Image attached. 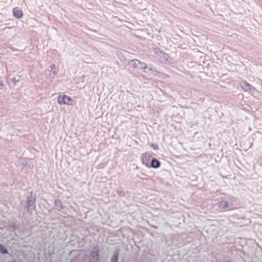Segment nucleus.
I'll return each mask as SVG.
<instances>
[{
	"label": "nucleus",
	"mask_w": 262,
	"mask_h": 262,
	"mask_svg": "<svg viewBox=\"0 0 262 262\" xmlns=\"http://www.w3.org/2000/svg\"><path fill=\"white\" fill-rule=\"evenodd\" d=\"M229 206L228 203L226 201H221L219 203V207L223 209H225Z\"/></svg>",
	"instance_id": "8"
},
{
	"label": "nucleus",
	"mask_w": 262,
	"mask_h": 262,
	"mask_svg": "<svg viewBox=\"0 0 262 262\" xmlns=\"http://www.w3.org/2000/svg\"><path fill=\"white\" fill-rule=\"evenodd\" d=\"M13 16L16 18H20L23 15L22 10L18 7H15L13 9Z\"/></svg>",
	"instance_id": "3"
},
{
	"label": "nucleus",
	"mask_w": 262,
	"mask_h": 262,
	"mask_svg": "<svg viewBox=\"0 0 262 262\" xmlns=\"http://www.w3.org/2000/svg\"><path fill=\"white\" fill-rule=\"evenodd\" d=\"M241 87L245 91H249L251 90V85L246 81L241 83Z\"/></svg>",
	"instance_id": "6"
},
{
	"label": "nucleus",
	"mask_w": 262,
	"mask_h": 262,
	"mask_svg": "<svg viewBox=\"0 0 262 262\" xmlns=\"http://www.w3.org/2000/svg\"><path fill=\"white\" fill-rule=\"evenodd\" d=\"M151 157V155L148 152H145L143 154H142L141 156V158L142 160V161L143 163L147 162H148V161L149 159Z\"/></svg>",
	"instance_id": "7"
},
{
	"label": "nucleus",
	"mask_w": 262,
	"mask_h": 262,
	"mask_svg": "<svg viewBox=\"0 0 262 262\" xmlns=\"http://www.w3.org/2000/svg\"><path fill=\"white\" fill-rule=\"evenodd\" d=\"M3 85V82L2 81H0V88H2Z\"/></svg>",
	"instance_id": "12"
},
{
	"label": "nucleus",
	"mask_w": 262,
	"mask_h": 262,
	"mask_svg": "<svg viewBox=\"0 0 262 262\" xmlns=\"http://www.w3.org/2000/svg\"><path fill=\"white\" fill-rule=\"evenodd\" d=\"M118 255L117 254H115L112 259L111 262H117Z\"/></svg>",
	"instance_id": "10"
},
{
	"label": "nucleus",
	"mask_w": 262,
	"mask_h": 262,
	"mask_svg": "<svg viewBox=\"0 0 262 262\" xmlns=\"http://www.w3.org/2000/svg\"><path fill=\"white\" fill-rule=\"evenodd\" d=\"M0 252L2 253H7V250L6 249H5V248L1 244H0Z\"/></svg>",
	"instance_id": "9"
},
{
	"label": "nucleus",
	"mask_w": 262,
	"mask_h": 262,
	"mask_svg": "<svg viewBox=\"0 0 262 262\" xmlns=\"http://www.w3.org/2000/svg\"><path fill=\"white\" fill-rule=\"evenodd\" d=\"M57 102L60 104H66L68 105H72L73 104V100L70 97L66 95L58 96L57 98Z\"/></svg>",
	"instance_id": "1"
},
{
	"label": "nucleus",
	"mask_w": 262,
	"mask_h": 262,
	"mask_svg": "<svg viewBox=\"0 0 262 262\" xmlns=\"http://www.w3.org/2000/svg\"><path fill=\"white\" fill-rule=\"evenodd\" d=\"M132 61L134 63L133 66L135 68H141L145 69L147 67L145 63H142L137 59H134Z\"/></svg>",
	"instance_id": "4"
},
{
	"label": "nucleus",
	"mask_w": 262,
	"mask_h": 262,
	"mask_svg": "<svg viewBox=\"0 0 262 262\" xmlns=\"http://www.w3.org/2000/svg\"><path fill=\"white\" fill-rule=\"evenodd\" d=\"M99 249L98 248H95L91 253V258L90 260L92 262L97 261L98 259Z\"/></svg>",
	"instance_id": "2"
},
{
	"label": "nucleus",
	"mask_w": 262,
	"mask_h": 262,
	"mask_svg": "<svg viewBox=\"0 0 262 262\" xmlns=\"http://www.w3.org/2000/svg\"><path fill=\"white\" fill-rule=\"evenodd\" d=\"M161 165V163L158 160L154 159L151 162V167L154 168H158Z\"/></svg>",
	"instance_id": "5"
},
{
	"label": "nucleus",
	"mask_w": 262,
	"mask_h": 262,
	"mask_svg": "<svg viewBox=\"0 0 262 262\" xmlns=\"http://www.w3.org/2000/svg\"><path fill=\"white\" fill-rule=\"evenodd\" d=\"M14 262H15V261H14Z\"/></svg>",
	"instance_id": "13"
},
{
	"label": "nucleus",
	"mask_w": 262,
	"mask_h": 262,
	"mask_svg": "<svg viewBox=\"0 0 262 262\" xmlns=\"http://www.w3.org/2000/svg\"><path fill=\"white\" fill-rule=\"evenodd\" d=\"M150 146L154 149L155 150H157L158 149V145L156 144H150Z\"/></svg>",
	"instance_id": "11"
}]
</instances>
